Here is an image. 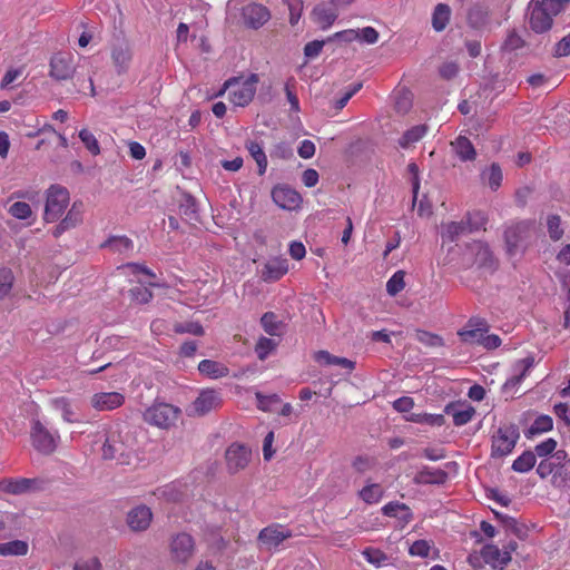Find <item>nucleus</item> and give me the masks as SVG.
Segmentation results:
<instances>
[{"label":"nucleus","instance_id":"nucleus-18","mask_svg":"<svg viewBox=\"0 0 570 570\" xmlns=\"http://www.w3.org/2000/svg\"><path fill=\"white\" fill-rule=\"evenodd\" d=\"M82 222V204L73 203L66 216L52 229V236L59 238L65 232L77 227Z\"/></svg>","mask_w":570,"mask_h":570},{"label":"nucleus","instance_id":"nucleus-59","mask_svg":"<svg viewBox=\"0 0 570 570\" xmlns=\"http://www.w3.org/2000/svg\"><path fill=\"white\" fill-rule=\"evenodd\" d=\"M101 563L98 558L91 557L89 559H82L75 563V570H100Z\"/></svg>","mask_w":570,"mask_h":570},{"label":"nucleus","instance_id":"nucleus-26","mask_svg":"<svg viewBox=\"0 0 570 570\" xmlns=\"http://www.w3.org/2000/svg\"><path fill=\"white\" fill-rule=\"evenodd\" d=\"M533 365L534 357L532 355L517 361L513 364V374L505 381L504 386L507 389H514L523 381L524 377H527Z\"/></svg>","mask_w":570,"mask_h":570},{"label":"nucleus","instance_id":"nucleus-3","mask_svg":"<svg viewBox=\"0 0 570 570\" xmlns=\"http://www.w3.org/2000/svg\"><path fill=\"white\" fill-rule=\"evenodd\" d=\"M102 456L106 460H116L119 464H130L135 456L132 440L120 432H110L102 445Z\"/></svg>","mask_w":570,"mask_h":570},{"label":"nucleus","instance_id":"nucleus-27","mask_svg":"<svg viewBox=\"0 0 570 570\" xmlns=\"http://www.w3.org/2000/svg\"><path fill=\"white\" fill-rule=\"evenodd\" d=\"M292 533L288 530H284L282 527H267L264 528L258 535V539L269 548L278 547L285 539L291 538Z\"/></svg>","mask_w":570,"mask_h":570},{"label":"nucleus","instance_id":"nucleus-5","mask_svg":"<svg viewBox=\"0 0 570 570\" xmlns=\"http://www.w3.org/2000/svg\"><path fill=\"white\" fill-rule=\"evenodd\" d=\"M181 411L169 403H154L142 414L144 421L159 429L168 430L176 424Z\"/></svg>","mask_w":570,"mask_h":570},{"label":"nucleus","instance_id":"nucleus-36","mask_svg":"<svg viewBox=\"0 0 570 570\" xmlns=\"http://www.w3.org/2000/svg\"><path fill=\"white\" fill-rule=\"evenodd\" d=\"M50 405L55 410L61 412L63 421L68 423H73L78 421L75 416V411L72 410L71 401L68 397H55L50 401Z\"/></svg>","mask_w":570,"mask_h":570},{"label":"nucleus","instance_id":"nucleus-55","mask_svg":"<svg viewBox=\"0 0 570 570\" xmlns=\"http://www.w3.org/2000/svg\"><path fill=\"white\" fill-rule=\"evenodd\" d=\"M523 46V39L515 31H510L502 45V49L505 51H513L522 48Z\"/></svg>","mask_w":570,"mask_h":570},{"label":"nucleus","instance_id":"nucleus-29","mask_svg":"<svg viewBox=\"0 0 570 570\" xmlns=\"http://www.w3.org/2000/svg\"><path fill=\"white\" fill-rule=\"evenodd\" d=\"M200 374L209 379H222L228 375L229 370L223 363L213 360H203L198 364Z\"/></svg>","mask_w":570,"mask_h":570},{"label":"nucleus","instance_id":"nucleus-12","mask_svg":"<svg viewBox=\"0 0 570 570\" xmlns=\"http://www.w3.org/2000/svg\"><path fill=\"white\" fill-rule=\"evenodd\" d=\"M240 14L243 23L254 30L262 28L271 19V12L267 7L256 2L244 6Z\"/></svg>","mask_w":570,"mask_h":570},{"label":"nucleus","instance_id":"nucleus-24","mask_svg":"<svg viewBox=\"0 0 570 570\" xmlns=\"http://www.w3.org/2000/svg\"><path fill=\"white\" fill-rule=\"evenodd\" d=\"M381 511L385 517L397 519L402 527L413 520V512L410 507L399 501L387 502L382 507Z\"/></svg>","mask_w":570,"mask_h":570},{"label":"nucleus","instance_id":"nucleus-15","mask_svg":"<svg viewBox=\"0 0 570 570\" xmlns=\"http://www.w3.org/2000/svg\"><path fill=\"white\" fill-rule=\"evenodd\" d=\"M272 198L278 207L287 210L297 209L302 204L301 195L287 186H275Z\"/></svg>","mask_w":570,"mask_h":570},{"label":"nucleus","instance_id":"nucleus-49","mask_svg":"<svg viewBox=\"0 0 570 570\" xmlns=\"http://www.w3.org/2000/svg\"><path fill=\"white\" fill-rule=\"evenodd\" d=\"M9 214L17 219H27L32 215V209L28 203L24 202H16L13 203L9 209Z\"/></svg>","mask_w":570,"mask_h":570},{"label":"nucleus","instance_id":"nucleus-37","mask_svg":"<svg viewBox=\"0 0 570 570\" xmlns=\"http://www.w3.org/2000/svg\"><path fill=\"white\" fill-rule=\"evenodd\" d=\"M428 132V126L416 125L407 129L399 140V145L402 148H407L411 145L421 140Z\"/></svg>","mask_w":570,"mask_h":570},{"label":"nucleus","instance_id":"nucleus-46","mask_svg":"<svg viewBox=\"0 0 570 570\" xmlns=\"http://www.w3.org/2000/svg\"><path fill=\"white\" fill-rule=\"evenodd\" d=\"M416 340L428 347H442L444 346V340L434 333L420 330L415 335Z\"/></svg>","mask_w":570,"mask_h":570},{"label":"nucleus","instance_id":"nucleus-20","mask_svg":"<svg viewBox=\"0 0 570 570\" xmlns=\"http://www.w3.org/2000/svg\"><path fill=\"white\" fill-rule=\"evenodd\" d=\"M36 483V479L3 478L0 480V492L18 495L33 490Z\"/></svg>","mask_w":570,"mask_h":570},{"label":"nucleus","instance_id":"nucleus-51","mask_svg":"<svg viewBox=\"0 0 570 570\" xmlns=\"http://www.w3.org/2000/svg\"><path fill=\"white\" fill-rule=\"evenodd\" d=\"M276 343L274 340L262 336L256 343L255 351L259 360H265L267 355L275 350Z\"/></svg>","mask_w":570,"mask_h":570},{"label":"nucleus","instance_id":"nucleus-2","mask_svg":"<svg viewBox=\"0 0 570 570\" xmlns=\"http://www.w3.org/2000/svg\"><path fill=\"white\" fill-rule=\"evenodd\" d=\"M258 81L256 73L247 78H232L224 83V89L227 90L228 99L233 105L245 107L254 99Z\"/></svg>","mask_w":570,"mask_h":570},{"label":"nucleus","instance_id":"nucleus-17","mask_svg":"<svg viewBox=\"0 0 570 570\" xmlns=\"http://www.w3.org/2000/svg\"><path fill=\"white\" fill-rule=\"evenodd\" d=\"M488 332V323L481 318H471L466 326L458 332L461 341L469 344H481L483 334Z\"/></svg>","mask_w":570,"mask_h":570},{"label":"nucleus","instance_id":"nucleus-50","mask_svg":"<svg viewBox=\"0 0 570 570\" xmlns=\"http://www.w3.org/2000/svg\"><path fill=\"white\" fill-rule=\"evenodd\" d=\"M548 233L552 240H559L563 236V229L561 227V218L558 215H551L547 220Z\"/></svg>","mask_w":570,"mask_h":570},{"label":"nucleus","instance_id":"nucleus-32","mask_svg":"<svg viewBox=\"0 0 570 570\" xmlns=\"http://www.w3.org/2000/svg\"><path fill=\"white\" fill-rule=\"evenodd\" d=\"M358 498L366 504H377L384 497V489L379 483L367 481L366 484L358 491Z\"/></svg>","mask_w":570,"mask_h":570},{"label":"nucleus","instance_id":"nucleus-25","mask_svg":"<svg viewBox=\"0 0 570 570\" xmlns=\"http://www.w3.org/2000/svg\"><path fill=\"white\" fill-rule=\"evenodd\" d=\"M483 561L492 568H503L511 562L509 551H501L495 544H485L482 548Z\"/></svg>","mask_w":570,"mask_h":570},{"label":"nucleus","instance_id":"nucleus-38","mask_svg":"<svg viewBox=\"0 0 570 570\" xmlns=\"http://www.w3.org/2000/svg\"><path fill=\"white\" fill-rule=\"evenodd\" d=\"M261 324L264 331L271 336L281 335L284 328V323L278 321L276 314L273 312H266L261 318Z\"/></svg>","mask_w":570,"mask_h":570},{"label":"nucleus","instance_id":"nucleus-61","mask_svg":"<svg viewBox=\"0 0 570 570\" xmlns=\"http://www.w3.org/2000/svg\"><path fill=\"white\" fill-rule=\"evenodd\" d=\"M132 298L140 303L146 304L153 298V293L146 287H135L130 289Z\"/></svg>","mask_w":570,"mask_h":570},{"label":"nucleus","instance_id":"nucleus-52","mask_svg":"<svg viewBox=\"0 0 570 570\" xmlns=\"http://www.w3.org/2000/svg\"><path fill=\"white\" fill-rule=\"evenodd\" d=\"M283 1L285 2V4L288 8V11H289V23L292 26L297 24V22L301 19L303 8H304L303 0H283Z\"/></svg>","mask_w":570,"mask_h":570},{"label":"nucleus","instance_id":"nucleus-23","mask_svg":"<svg viewBox=\"0 0 570 570\" xmlns=\"http://www.w3.org/2000/svg\"><path fill=\"white\" fill-rule=\"evenodd\" d=\"M288 272V262L286 258L275 257L269 259L262 271L264 282H276Z\"/></svg>","mask_w":570,"mask_h":570},{"label":"nucleus","instance_id":"nucleus-57","mask_svg":"<svg viewBox=\"0 0 570 570\" xmlns=\"http://www.w3.org/2000/svg\"><path fill=\"white\" fill-rule=\"evenodd\" d=\"M557 448V441L552 438L544 440L543 442L535 445V455L541 458L551 454Z\"/></svg>","mask_w":570,"mask_h":570},{"label":"nucleus","instance_id":"nucleus-8","mask_svg":"<svg viewBox=\"0 0 570 570\" xmlns=\"http://www.w3.org/2000/svg\"><path fill=\"white\" fill-rule=\"evenodd\" d=\"M30 436L32 446L45 455L56 451L60 439L57 432H50L39 420H32Z\"/></svg>","mask_w":570,"mask_h":570},{"label":"nucleus","instance_id":"nucleus-33","mask_svg":"<svg viewBox=\"0 0 570 570\" xmlns=\"http://www.w3.org/2000/svg\"><path fill=\"white\" fill-rule=\"evenodd\" d=\"M313 17L316 23L322 29L330 28L337 18V13L333 8L326 7L325 4H318L313 10Z\"/></svg>","mask_w":570,"mask_h":570},{"label":"nucleus","instance_id":"nucleus-43","mask_svg":"<svg viewBox=\"0 0 570 570\" xmlns=\"http://www.w3.org/2000/svg\"><path fill=\"white\" fill-rule=\"evenodd\" d=\"M14 275L10 268H0V302L8 297L12 291Z\"/></svg>","mask_w":570,"mask_h":570},{"label":"nucleus","instance_id":"nucleus-30","mask_svg":"<svg viewBox=\"0 0 570 570\" xmlns=\"http://www.w3.org/2000/svg\"><path fill=\"white\" fill-rule=\"evenodd\" d=\"M315 362L322 365H338L348 371H353L355 368V363L346 357H340L332 355L330 352L321 350L315 352L314 354Z\"/></svg>","mask_w":570,"mask_h":570},{"label":"nucleus","instance_id":"nucleus-44","mask_svg":"<svg viewBox=\"0 0 570 570\" xmlns=\"http://www.w3.org/2000/svg\"><path fill=\"white\" fill-rule=\"evenodd\" d=\"M466 219L464 220L468 227V233L485 229V225L488 222L484 213L475 210L466 214Z\"/></svg>","mask_w":570,"mask_h":570},{"label":"nucleus","instance_id":"nucleus-14","mask_svg":"<svg viewBox=\"0 0 570 570\" xmlns=\"http://www.w3.org/2000/svg\"><path fill=\"white\" fill-rule=\"evenodd\" d=\"M444 413L452 416L455 426H462L472 421L475 416V409L465 401H454L445 405Z\"/></svg>","mask_w":570,"mask_h":570},{"label":"nucleus","instance_id":"nucleus-31","mask_svg":"<svg viewBox=\"0 0 570 570\" xmlns=\"http://www.w3.org/2000/svg\"><path fill=\"white\" fill-rule=\"evenodd\" d=\"M446 478V473L442 470L424 468L415 474L414 483L442 484L445 482Z\"/></svg>","mask_w":570,"mask_h":570},{"label":"nucleus","instance_id":"nucleus-16","mask_svg":"<svg viewBox=\"0 0 570 570\" xmlns=\"http://www.w3.org/2000/svg\"><path fill=\"white\" fill-rule=\"evenodd\" d=\"M112 66L118 75L128 72L132 61V49L128 42H120L111 48L110 52Z\"/></svg>","mask_w":570,"mask_h":570},{"label":"nucleus","instance_id":"nucleus-34","mask_svg":"<svg viewBox=\"0 0 570 570\" xmlns=\"http://www.w3.org/2000/svg\"><path fill=\"white\" fill-rule=\"evenodd\" d=\"M465 233H468V227L464 220L449 222L442 225L441 237L443 242H455Z\"/></svg>","mask_w":570,"mask_h":570},{"label":"nucleus","instance_id":"nucleus-41","mask_svg":"<svg viewBox=\"0 0 570 570\" xmlns=\"http://www.w3.org/2000/svg\"><path fill=\"white\" fill-rule=\"evenodd\" d=\"M537 458L531 451H524L512 463V470L519 473H527L535 465Z\"/></svg>","mask_w":570,"mask_h":570},{"label":"nucleus","instance_id":"nucleus-47","mask_svg":"<svg viewBox=\"0 0 570 570\" xmlns=\"http://www.w3.org/2000/svg\"><path fill=\"white\" fill-rule=\"evenodd\" d=\"M405 273L403 271L395 272L386 283V291L391 296H395L405 287Z\"/></svg>","mask_w":570,"mask_h":570},{"label":"nucleus","instance_id":"nucleus-9","mask_svg":"<svg viewBox=\"0 0 570 570\" xmlns=\"http://www.w3.org/2000/svg\"><path fill=\"white\" fill-rule=\"evenodd\" d=\"M534 230V222L523 220L512 224L505 229L504 238L509 255H514L522 248Z\"/></svg>","mask_w":570,"mask_h":570},{"label":"nucleus","instance_id":"nucleus-62","mask_svg":"<svg viewBox=\"0 0 570 570\" xmlns=\"http://www.w3.org/2000/svg\"><path fill=\"white\" fill-rule=\"evenodd\" d=\"M414 406V401L410 396H401L393 402V407L401 413L410 412Z\"/></svg>","mask_w":570,"mask_h":570},{"label":"nucleus","instance_id":"nucleus-48","mask_svg":"<svg viewBox=\"0 0 570 570\" xmlns=\"http://www.w3.org/2000/svg\"><path fill=\"white\" fill-rule=\"evenodd\" d=\"M79 138L91 155L97 156L100 154L99 142L88 129H81Z\"/></svg>","mask_w":570,"mask_h":570},{"label":"nucleus","instance_id":"nucleus-19","mask_svg":"<svg viewBox=\"0 0 570 570\" xmlns=\"http://www.w3.org/2000/svg\"><path fill=\"white\" fill-rule=\"evenodd\" d=\"M90 402L97 411H112L124 404L125 396L118 392H100L94 394Z\"/></svg>","mask_w":570,"mask_h":570},{"label":"nucleus","instance_id":"nucleus-10","mask_svg":"<svg viewBox=\"0 0 570 570\" xmlns=\"http://www.w3.org/2000/svg\"><path fill=\"white\" fill-rule=\"evenodd\" d=\"M462 259L469 267L492 268L494 266V258L489 246L479 240L466 245Z\"/></svg>","mask_w":570,"mask_h":570},{"label":"nucleus","instance_id":"nucleus-4","mask_svg":"<svg viewBox=\"0 0 570 570\" xmlns=\"http://www.w3.org/2000/svg\"><path fill=\"white\" fill-rule=\"evenodd\" d=\"M69 203L68 189L61 185H51L46 191L43 220L46 223L57 222L66 212Z\"/></svg>","mask_w":570,"mask_h":570},{"label":"nucleus","instance_id":"nucleus-13","mask_svg":"<svg viewBox=\"0 0 570 570\" xmlns=\"http://www.w3.org/2000/svg\"><path fill=\"white\" fill-rule=\"evenodd\" d=\"M250 456L252 453L246 446L237 443L232 444L225 454L228 471L237 473L244 470L248 465Z\"/></svg>","mask_w":570,"mask_h":570},{"label":"nucleus","instance_id":"nucleus-60","mask_svg":"<svg viewBox=\"0 0 570 570\" xmlns=\"http://www.w3.org/2000/svg\"><path fill=\"white\" fill-rule=\"evenodd\" d=\"M324 41L323 40H314V41H311V42H307L304 47V55L308 58V59H314L316 58L323 47H324Z\"/></svg>","mask_w":570,"mask_h":570},{"label":"nucleus","instance_id":"nucleus-7","mask_svg":"<svg viewBox=\"0 0 570 570\" xmlns=\"http://www.w3.org/2000/svg\"><path fill=\"white\" fill-rule=\"evenodd\" d=\"M519 438V429L514 424L500 426L492 435L491 455L493 458H502L510 454Z\"/></svg>","mask_w":570,"mask_h":570},{"label":"nucleus","instance_id":"nucleus-64","mask_svg":"<svg viewBox=\"0 0 570 570\" xmlns=\"http://www.w3.org/2000/svg\"><path fill=\"white\" fill-rule=\"evenodd\" d=\"M556 56L566 57L570 55V33L564 36L556 46Z\"/></svg>","mask_w":570,"mask_h":570},{"label":"nucleus","instance_id":"nucleus-56","mask_svg":"<svg viewBox=\"0 0 570 570\" xmlns=\"http://www.w3.org/2000/svg\"><path fill=\"white\" fill-rule=\"evenodd\" d=\"M431 550V544L426 540H416L410 547V554L414 557L425 558L429 556Z\"/></svg>","mask_w":570,"mask_h":570},{"label":"nucleus","instance_id":"nucleus-6","mask_svg":"<svg viewBox=\"0 0 570 570\" xmlns=\"http://www.w3.org/2000/svg\"><path fill=\"white\" fill-rule=\"evenodd\" d=\"M169 560L177 566L190 562L196 553L195 539L186 532L173 535L168 544Z\"/></svg>","mask_w":570,"mask_h":570},{"label":"nucleus","instance_id":"nucleus-58","mask_svg":"<svg viewBox=\"0 0 570 570\" xmlns=\"http://www.w3.org/2000/svg\"><path fill=\"white\" fill-rule=\"evenodd\" d=\"M363 556L367 562L376 566H380L386 559L385 554L381 550L373 548H366L363 551Z\"/></svg>","mask_w":570,"mask_h":570},{"label":"nucleus","instance_id":"nucleus-45","mask_svg":"<svg viewBox=\"0 0 570 570\" xmlns=\"http://www.w3.org/2000/svg\"><path fill=\"white\" fill-rule=\"evenodd\" d=\"M553 428V420L550 415H539L529 429L531 435L542 434L551 431Z\"/></svg>","mask_w":570,"mask_h":570},{"label":"nucleus","instance_id":"nucleus-54","mask_svg":"<svg viewBox=\"0 0 570 570\" xmlns=\"http://www.w3.org/2000/svg\"><path fill=\"white\" fill-rule=\"evenodd\" d=\"M105 246H109L118 252L129 250L132 248V240L126 236L111 237L106 242Z\"/></svg>","mask_w":570,"mask_h":570},{"label":"nucleus","instance_id":"nucleus-11","mask_svg":"<svg viewBox=\"0 0 570 570\" xmlns=\"http://www.w3.org/2000/svg\"><path fill=\"white\" fill-rule=\"evenodd\" d=\"M76 71L73 57L68 52L55 53L50 59L49 76L57 81L71 79Z\"/></svg>","mask_w":570,"mask_h":570},{"label":"nucleus","instance_id":"nucleus-42","mask_svg":"<svg viewBox=\"0 0 570 570\" xmlns=\"http://www.w3.org/2000/svg\"><path fill=\"white\" fill-rule=\"evenodd\" d=\"M481 177L492 190H497L503 179L501 167L493 163L488 170L482 173Z\"/></svg>","mask_w":570,"mask_h":570},{"label":"nucleus","instance_id":"nucleus-39","mask_svg":"<svg viewBox=\"0 0 570 570\" xmlns=\"http://www.w3.org/2000/svg\"><path fill=\"white\" fill-rule=\"evenodd\" d=\"M246 148L256 161L259 175H264L267 168V157L263 150V147L259 142L252 140L246 144Z\"/></svg>","mask_w":570,"mask_h":570},{"label":"nucleus","instance_id":"nucleus-35","mask_svg":"<svg viewBox=\"0 0 570 570\" xmlns=\"http://www.w3.org/2000/svg\"><path fill=\"white\" fill-rule=\"evenodd\" d=\"M450 17H451L450 7L445 3H439L435 7L434 12L432 14L433 29L438 32L443 31L450 21Z\"/></svg>","mask_w":570,"mask_h":570},{"label":"nucleus","instance_id":"nucleus-21","mask_svg":"<svg viewBox=\"0 0 570 570\" xmlns=\"http://www.w3.org/2000/svg\"><path fill=\"white\" fill-rule=\"evenodd\" d=\"M222 399L219 396V393L215 390H204L199 393L198 397L194 401L193 407L194 411L199 414L204 415L208 412L217 409L220 406Z\"/></svg>","mask_w":570,"mask_h":570},{"label":"nucleus","instance_id":"nucleus-53","mask_svg":"<svg viewBox=\"0 0 570 570\" xmlns=\"http://www.w3.org/2000/svg\"><path fill=\"white\" fill-rule=\"evenodd\" d=\"M174 331L179 334L188 333L196 336L204 335V328L198 322H187L175 324Z\"/></svg>","mask_w":570,"mask_h":570},{"label":"nucleus","instance_id":"nucleus-1","mask_svg":"<svg viewBox=\"0 0 570 570\" xmlns=\"http://www.w3.org/2000/svg\"><path fill=\"white\" fill-rule=\"evenodd\" d=\"M568 0H531L529 3V24L537 33L551 29L553 17L560 13Z\"/></svg>","mask_w":570,"mask_h":570},{"label":"nucleus","instance_id":"nucleus-22","mask_svg":"<svg viewBox=\"0 0 570 570\" xmlns=\"http://www.w3.org/2000/svg\"><path fill=\"white\" fill-rule=\"evenodd\" d=\"M151 519L150 509L146 505H139L129 511L127 523L134 531H144L149 527Z\"/></svg>","mask_w":570,"mask_h":570},{"label":"nucleus","instance_id":"nucleus-63","mask_svg":"<svg viewBox=\"0 0 570 570\" xmlns=\"http://www.w3.org/2000/svg\"><path fill=\"white\" fill-rule=\"evenodd\" d=\"M299 157L309 159L315 155V145L312 140H302L297 149Z\"/></svg>","mask_w":570,"mask_h":570},{"label":"nucleus","instance_id":"nucleus-40","mask_svg":"<svg viewBox=\"0 0 570 570\" xmlns=\"http://www.w3.org/2000/svg\"><path fill=\"white\" fill-rule=\"evenodd\" d=\"M28 543L22 540H13L0 543V556H26L28 553Z\"/></svg>","mask_w":570,"mask_h":570},{"label":"nucleus","instance_id":"nucleus-28","mask_svg":"<svg viewBox=\"0 0 570 570\" xmlns=\"http://www.w3.org/2000/svg\"><path fill=\"white\" fill-rule=\"evenodd\" d=\"M452 149L462 161L474 160L476 151L473 144L465 136H459L451 142Z\"/></svg>","mask_w":570,"mask_h":570}]
</instances>
